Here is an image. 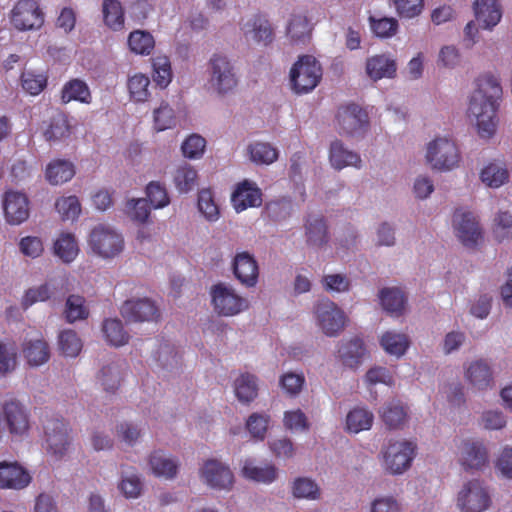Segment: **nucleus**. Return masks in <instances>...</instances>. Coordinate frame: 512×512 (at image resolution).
I'll list each match as a JSON object with an SVG mask.
<instances>
[{
	"mask_svg": "<svg viewBox=\"0 0 512 512\" xmlns=\"http://www.w3.org/2000/svg\"><path fill=\"white\" fill-rule=\"evenodd\" d=\"M501 95L502 88L496 77L485 75L478 79L477 88L470 97L468 117L482 138H490L496 131L497 101Z\"/></svg>",
	"mask_w": 512,
	"mask_h": 512,
	"instance_id": "nucleus-1",
	"label": "nucleus"
},
{
	"mask_svg": "<svg viewBox=\"0 0 512 512\" xmlns=\"http://www.w3.org/2000/svg\"><path fill=\"white\" fill-rule=\"evenodd\" d=\"M207 73V90L217 97L227 96L238 85L236 68L225 55L214 54L208 62Z\"/></svg>",
	"mask_w": 512,
	"mask_h": 512,
	"instance_id": "nucleus-2",
	"label": "nucleus"
},
{
	"mask_svg": "<svg viewBox=\"0 0 512 512\" xmlns=\"http://www.w3.org/2000/svg\"><path fill=\"white\" fill-rule=\"evenodd\" d=\"M88 246L92 253L102 259H112L124 250L122 233L107 224H98L90 232Z\"/></svg>",
	"mask_w": 512,
	"mask_h": 512,
	"instance_id": "nucleus-3",
	"label": "nucleus"
},
{
	"mask_svg": "<svg viewBox=\"0 0 512 512\" xmlns=\"http://www.w3.org/2000/svg\"><path fill=\"white\" fill-rule=\"evenodd\" d=\"M426 163L437 171H450L460 162V152L455 142L447 136H437L427 143Z\"/></svg>",
	"mask_w": 512,
	"mask_h": 512,
	"instance_id": "nucleus-4",
	"label": "nucleus"
},
{
	"mask_svg": "<svg viewBox=\"0 0 512 512\" xmlns=\"http://www.w3.org/2000/svg\"><path fill=\"white\" fill-rule=\"evenodd\" d=\"M322 68L320 63L311 55L299 57L290 70L292 89L297 94L312 91L320 82Z\"/></svg>",
	"mask_w": 512,
	"mask_h": 512,
	"instance_id": "nucleus-5",
	"label": "nucleus"
},
{
	"mask_svg": "<svg viewBox=\"0 0 512 512\" xmlns=\"http://www.w3.org/2000/svg\"><path fill=\"white\" fill-rule=\"evenodd\" d=\"M490 504L489 489L479 479L465 482L457 494V507L461 512H485Z\"/></svg>",
	"mask_w": 512,
	"mask_h": 512,
	"instance_id": "nucleus-6",
	"label": "nucleus"
},
{
	"mask_svg": "<svg viewBox=\"0 0 512 512\" xmlns=\"http://www.w3.org/2000/svg\"><path fill=\"white\" fill-rule=\"evenodd\" d=\"M336 124L341 135L362 138L368 129V115L357 104L342 105L336 114Z\"/></svg>",
	"mask_w": 512,
	"mask_h": 512,
	"instance_id": "nucleus-7",
	"label": "nucleus"
},
{
	"mask_svg": "<svg viewBox=\"0 0 512 512\" xmlns=\"http://www.w3.org/2000/svg\"><path fill=\"white\" fill-rule=\"evenodd\" d=\"M317 326L328 337L338 336L345 328L347 317L333 301L322 299L314 306Z\"/></svg>",
	"mask_w": 512,
	"mask_h": 512,
	"instance_id": "nucleus-8",
	"label": "nucleus"
},
{
	"mask_svg": "<svg viewBox=\"0 0 512 512\" xmlns=\"http://www.w3.org/2000/svg\"><path fill=\"white\" fill-rule=\"evenodd\" d=\"M415 448L411 441H390L382 451L384 469L392 475L404 473L411 466Z\"/></svg>",
	"mask_w": 512,
	"mask_h": 512,
	"instance_id": "nucleus-9",
	"label": "nucleus"
},
{
	"mask_svg": "<svg viewBox=\"0 0 512 512\" xmlns=\"http://www.w3.org/2000/svg\"><path fill=\"white\" fill-rule=\"evenodd\" d=\"M213 308L221 316H234L248 308V301L226 283H218L211 288Z\"/></svg>",
	"mask_w": 512,
	"mask_h": 512,
	"instance_id": "nucleus-10",
	"label": "nucleus"
},
{
	"mask_svg": "<svg viewBox=\"0 0 512 512\" xmlns=\"http://www.w3.org/2000/svg\"><path fill=\"white\" fill-rule=\"evenodd\" d=\"M69 433L70 428L63 419H47L44 424V443L47 453L57 459L62 458L70 446Z\"/></svg>",
	"mask_w": 512,
	"mask_h": 512,
	"instance_id": "nucleus-11",
	"label": "nucleus"
},
{
	"mask_svg": "<svg viewBox=\"0 0 512 512\" xmlns=\"http://www.w3.org/2000/svg\"><path fill=\"white\" fill-rule=\"evenodd\" d=\"M458 460L467 471H482L488 466L489 452L482 440L463 439L458 445Z\"/></svg>",
	"mask_w": 512,
	"mask_h": 512,
	"instance_id": "nucleus-12",
	"label": "nucleus"
},
{
	"mask_svg": "<svg viewBox=\"0 0 512 512\" xmlns=\"http://www.w3.org/2000/svg\"><path fill=\"white\" fill-rule=\"evenodd\" d=\"M199 475L204 484L215 490L230 491L234 485V475L230 467L217 459L206 460Z\"/></svg>",
	"mask_w": 512,
	"mask_h": 512,
	"instance_id": "nucleus-13",
	"label": "nucleus"
},
{
	"mask_svg": "<svg viewBox=\"0 0 512 512\" xmlns=\"http://www.w3.org/2000/svg\"><path fill=\"white\" fill-rule=\"evenodd\" d=\"M464 379L473 392L483 393L494 387L493 371L484 359L468 361L463 365Z\"/></svg>",
	"mask_w": 512,
	"mask_h": 512,
	"instance_id": "nucleus-14",
	"label": "nucleus"
},
{
	"mask_svg": "<svg viewBox=\"0 0 512 512\" xmlns=\"http://www.w3.org/2000/svg\"><path fill=\"white\" fill-rule=\"evenodd\" d=\"M12 25L19 31L39 29L44 17L34 0H19L10 15Z\"/></svg>",
	"mask_w": 512,
	"mask_h": 512,
	"instance_id": "nucleus-15",
	"label": "nucleus"
},
{
	"mask_svg": "<svg viewBox=\"0 0 512 512\" xmlns=\"http://www.w3.org/2000/svg\"><path fill=\"white\" fill-rule=\"evenodd\" d=\"M120 313L128 323L153 322L160 317L158 306L149 298L126 300L121 306Z\"/></svg>",
	"mask_w": 512,
	"mask_h": 512,
	"instance_id": "nucleus-16",
	"label": "nucleus"
},
{
	"mask_svg": "<svg viewBox=\"0 0 512 512\" xmlns=\"http://www.w3.org/2000/svg\"><path fill=\"white\" fill-rule=\"evenodd\" d=\"M453 227L457 238L467 247L477 245L481 239V229L475 215L469 211L456 210Z\"/></svg>",
	"mask_w": 512,
	"mask_h": 512,
	"instance_id": "nucleus-17",
	"label": "nucleus"
},
{
	"mask_svg": "<svg viewBox=\"0 0 512 512\" xmlns=\"http://www.w3.org/2000/svg\"><path fill=\"white\" fill-rule=\"evenodd\" d=\"M3 210L6 221L11 225H19L29 217L28 199L25 194L7 191L3 197Z\"/></svg>",
	"mask_w": 512,
	"mask_h": 512,
	"instance_id": "nucleus-18",
	"label": "nucleus"
},
{
	"mask_svg": "<svg viewBox=\"0 0 512 512\" xmlns=\"http://www.w3.org/2000/svg\"><path fill=\"white\" fill-rule=\"evenodd\" d=\"M243 35L249 42L260 46H268L274 40V29L266 18L255 15L248 19L242 27Z\"/></svg>",
	"mask_w": 512,
	"mask_h": 512,
	"instance_id": "nucleus-19",
	"label": "nucleus"
},
{
	"mask_svg": "<svg viewBox=\"0 0 512 512\" xmlns=\"http://www.w3.org/2000/svg\"><path fill=\"white\" fill-rule=\"evenodd\" d=\"M3 413L10 434L23 437L29 429L25 407L16 400H9L3 405Z\"/></svg>",
	"mask_w": 512,
	"mask_h": 512,
	"instance_id": "nucleus-20",
	"label": "nucleus"
},
{
	"mask_svg": "<svg viewBox=\"0 0 512 512\" xmlns=\"http://www.w3.org/2000/svg\"><path fill=\"white\" fill-rule=\"evenodd\" d=\"M232 267L235 277L242 285L250 288L257 284L259 269L253 255L246 251L237 253Z\"/></svg>",
	"mask_w": 512,
	"mask_h": 512,
	"instance_id": "nucleus-21",
	"label": "nucleus"
},
{
	"mask_svg": "<svg viewBox=\"0 0 512 512\" xmlns=\"http://www.w3.org/2000/svg\"><path fill=\"white\" fill-rule=\"evenodd\" d=\"M312 24L304 14H293L286 26V37L292 46L307 45L312 36Z\"/></svg>",
	"mask_w": 512,
	"mask_h": 512,
	"instance_id": "nucleus-22",
	"label": "nucleus"
},
{
	"mask_svg": "<svg viewBox=\"0 0 512 512\" xmlns=\"http://www.w3.org/2000/svg\"><path fill=\"white\" fill-rule=\"evenodd\" d=\"M329 162L332 168L340 171L346 167L360 169L362 167V159L360 155L347 148L340 140L336 139L331 142L329 147Z\"/></svg>",
	"mask_w": 512,
	"mask_h": 512,
	"instance_id": "nucleus-23",
	"label": "nucleus"
},
{
	"mask_svg": "<svg viewBox=\"0 0 512 512\" xmlns=\"http://www.w3.org/2000/svg\"><path fill=\"white\" fill-rule=\"evenodd\" d=\"M31 481L29 473L16 462H0V488L22 489Z\"/></svg>",
	"mask_w": 512,
	"mask_h": 512,
	"instance_id": "nucleus-24",
	"label": "nucleus"
},
{
	"mask_svg": "<svg viewBox=\"0 0 512 512\" xmlns=\"http://www.w3.org/2000/svg\"><path fill=\"white\" fill-rule=\"evenodd\" d=\"M148 463L151 472L156 477L169 480L174 479L177 476L180 466L179 460L176 457L162 450H157L151 453Z\"/></svg>",
	"mask_w": 512,
	"mask_h": 512,
	"instance_id": "nucleus-25",
	"label": "nucleus"
},
{
	"mask_svg": "<svg viewBox=\"0 0 512 512\" xmlns=\"http://www.w3.org/2000/svg\"><path fill=\"white\" fill-rule=\"evenodd\" d=\"M231 201L237 212H242L249 207H258L262 203L261 191L255 184L244 181L232 194Z\"/></svg>",
	"mask_w": 512,
	"mask_h": 512,
	"instance_id": "nucleus-26",
	"label": "nucleus"
},
{
	"mask_svg": "<svg viewBox=\"0 0 512 512\" xmlns=\"http://www.w3.org/2000/svg\"><path fill=\"white\" fill-rule=\"evenodd\" d=\"M22 353L28 365L38 367L50 358V348L42 337L26 338L22 344Z\"/></svg>",
	"mask_w": 512,
	"mask_h": 512,
	"instance_id": "nucleus-27",
	"label": "nucleus"
},
{
	"mask_svg": "<svg viewBox=\"0 0 512 512\" xmlns=\"http://www.w3.org/2000/svg\"><path fill=\"white\" fill-rule=\"evenodd\" d=\"M380 304L387 313L398 317L405 312L407 297L404 292L396 287H386L379 291Z\"/></svg>",
	"mask_w": 512,
	"mask_h": 512,
	"instance_id": "nucleus-28",
	"label": "nucleus"
},
{
	"mask_svg": "<svg viewBox=\"0 0 512 512\" xmlns=\"http://www.w3.org/2000/svg\"><path fill=\"white\" fill-rule=\"evenodd\" d=\"M475 16L484 29L496 26L502 17V12L497 0H475Z\"/></svg>",
	"mask_w": 512,
	"mask_h": 512,
	"instance_id": "nucleus-29",
	"label": "nucleus"
},
{
	"mask_svg": "<svg viewBox=\"0 0 512 512\" xmlns=\"http://www.w3.org/2000/svg\"><path fill=\"white\" fill-rule=\"evenodd\" d=\"M396 71L397 63L395 59L387 55H376L366 62V72L374 81L382 78H394Z\"/></svg>",
	"mask_w": 512,
	"mask_h": 512,
	"instance_id": "nucleus-30",
	"label": "nucleus"
},
{
	"mask_svg": "<svg viewBox=\"0 0 512 512\" xmlns=\"http://www.w3.org/2000/svg\"><path fill=\"white\" fill-rule=\"evenodd\" d=\"M339 358L349 368L359 367L366 356V349L363 341L358 338L342 343L339 350Z\"/></svg>",
	"mask_w": 512,
	"mask_h": 512,
	"instance_id": "nucleus-31",
	"label": "nucleus"
},
{
	"mask_svg": "<svg viewBox=\"0 0 512 512\" xmlns=\"http://www.w3.org/2000/svg\"><path fill=\"white\" fill-rule=\"evenodd\" d=\"M374 421L373 413L366 407L357 406L346 415L345 429L349 433L357 434L370 430Z\"/></svg>",
	"mask_w": 512,
	"mask_h": 512,
	"instance_id": "nucleus-32",
	"label": "nucleus"
},
{
	"mask_svg": "<svg viewBox=\"0 0 512 512\" xmlns=\"http://www.w3.org/2000/svg\"><path fill=\"white\" fill-rule=\"evenodd\" d=\"M101 331L104 340L111 346L121 347L128 344L130 335L118 318H107L103 321Z\"/></svg>",
	"mask_w": 512,
	"mask_h": 512,
	"instance_id": "nucleus-33",
	"label": "nucleus"
},
{
	"mask_svg": "<svg viewBox=\"0 0 512 512\" xmlns=\"http://www.w3.org/2000/svg\"><path fill=\"white\" fill-rule=\"evenodd\" d=\"M306 243L315 248H320L328 242L327 226L320 215H310L306 225Z\"/></svg>",
	"mask_w": 512,
	"mask_h": 512,
	"instance_id": "nucleus-34",
	"label": "nucleus"
},
{
	"mask_svg": "<svg viewBox=\"0 0 512 512\" xmlns=\"http://www.w3.org/2000/svg\"><path fill=\"white\" fill-rule=\"evenodd\" d=\"M379 413L382 421L389 429L401 428L407 419L404 406L396 400L385 403Z\"/></svg>",
	"mask_w": 512,
	"mask_h": 512,
	"instance_id": "nucleus-35",
	"label": "nucleus"
},
{
	"mask_svg": "<svg viewBox=\"0 0 512 512\" xmlns=\"http://www.w3.org/2000/svg\"><path fill=\"white\" fill-rule=\"evenodd\" d=\"M45 174L50 184L59 185L70 181L75 174V169L71 162L58 159L47 165Z\"/></svg>",
	"mask_w": 512,
	"mask_h": 512,
	"instance_id": "nucleus-36",
	"label": "nucleus"
},
{
	"mask_svg": "<svg viewBox=\"0 0 512 512\" xmlns=\"http://www.w3.org/2000/svg\"><path fill=\"white\" fill-rule=\"evenodd\" d=\"M508 177V170L500 161L487 164L480 172L481 181L491 188H499L507 182Z\"/></svg>",
	"mask_w": 512,
	"mask_h": 512,
	"instance_id": "nucleus-37",
	"label": "nucleus"
},
{
	"mask_svg": "<svg viewBox=\"0 0 512 512\" xmlns=\"http://www.w3.org/2000/svg\"><path fill=\"white\" fill-rule=\"evenodd\" d=\"M380 345L383 350L397 358L403 356L409 347L407 335L395 331H387L380 338Z\"/></svg>",
	"mask_w": 512,
	"mask_h": 512,
	"instance_id": "nucleus-38",
	"label": "nucleus"
},
{
	"mask_svg": "<svg viewBox=\"0 0 512 512\" xmlns=\"http://www.w3.org/2000/svg\"><path fill=\"white\" fill-rule=\"evenodd\" d=\"M123 371V366L119 363H109L104 365L98 373V382L104 390L114 392L120 385Z\"/></svg>",
	"mask_w": 512,
	"mask_h": 512,
	"instance_id": "nucleus-39",
	"label": "nucleus"
},
{
	"mask_svg": "<svg viewBox=\"0 0 512 512\" xmlns=\"http://www.w3.org/2000/svg\"><path fill=\"white\" fill-rule=\"evenodd\" d=\"M234 390L237 399L242 403H250L258 394V384L255 376L250 374L240 375L234 382Z\"/></svg>",
	"mask_w": 512,
	"mask_h": 512,
	"instance_id": "nucleus-40",
	"label": "nucleus"
},
{
	"mask_svg": "<svg viewBox=\"0 0 512 512\" xmlns=\"http://www.w3.org/2000/svg\"><path fill=\"white\" fill-rule=\"evenodd\" d=\"M241 473L243 477L261 483H271L276 479V468L271 465L256 466L252 461L246 460Z\"/></svg>",
	"mask_w": 512,
	"mask_h": 512,
	"instance_id": "nucleus-41",
	"label": "nucleus"
},
{
	"mask_svg": "<svg viewBox=\"0 0 512 512\" xmlns=\"http://www.w3.org/2000/svg\"><path fill=\"white\" fill-rule=\"evenodd\" d=\"M102 13L105 24L114 31L124 27V11L118 0H104Z\"/></svg>",
	"mask_w": 512,
	"mask_h": 512,
	"instance_id": "nucleus-42",
	"label": "nucleus"
},
{
	"mask_svg": "<svg viewBox=\"0 0 512 512\" xmlns=\"http://www.w3.org/2000/svg\"><path fill=\"white\" fill-rule=\"evenodd\" d=\"M61 99L63 103H69L70 101L89 103L91 94L85 82L74 79L64 85Z\"/></svg>",
	"mask_w": 512,
	"mask_h": 512,
	"instance_id": "nucleus-43",
	"label": "nucleus"
},
{
	"mask_svg": "<svg viewBox=\"0 0 512 512\" xmlns=\"http://www.w3.org/2000/svg\"><path fill=\"white\" fill-rule=\"evenodd\" d=\"M79 247L75 237L69 233H63L54 243V254L64 263L72 262L78 255Z\"/></svg>",
	"mask_w": 512,
	"mask_h": 512,
	"instance_id": "nucleus-44",
	"label": "nucleus"
},
{
	"mask_svg": "<svg viewBox=\"0 0 512 512\" xmlns=\"http://www.w3.org/2000/svg\"><path fill=\"white\" fill-rule=\"evenodd\" d=\"M149 86V77L142 73L130 76L127 81L129 95L134 102H145L149 99L151 95Z\"/></svg>",
	"mask_w": 512,
	"mask_h": 512,
	"instance_id": "nucleus-45",
	"label": "nucleus"
},
{
	"mask_svg": "<svg viewBox=\"0 0 512 512\" xmlns=\"http://www.w3.org/2000/svg\"><path fill=\"white\" fill-rule=\"evenodd\" d=\"M250 160L255 164L269 165L278 158V151L269 143L256 142L248 146Z\"/></svg>",
	"mask_w": 512,
	"mask_h": 512,
	"instance_id": "nucleus-46",
	"label": "nucleus"
},
{
	"mask_svg": "<svg viewBox=\"0 0 512 512\" xmlns=\"http://www.w3.org/2000/svg\"><path fill=\"white\" fill-rule=\"evenodd\" d=\"M70 134V127L67 117L63 114H57L52 117L49 126L43 135L48 142H58L67 138Z\"/></svg>",
	"mask_w": 512,
	"mask_h": 512,
	"instance_id": "nucleus-47",
	"label": "nucleus"
},
{
	"mask_svg": "<svg viewBox=\"0 0 512 512\" xmlns=\"http://www.w3.org/2000/svg\"><path fill=\"white\" fill-rule=\"evenodd\" d=\"M492 232L498 242L512 239V214L508 211H499L493 219Z\"/></svg>",
	"mask_w": 512,
	"mask_h": 512,
	"instance_id": "nucleus-48",
	"label": "nucleus"
},
{
	"mask_svg": "<svg viewBox=\"0 0 512 512\" xmlns=\"http://www.w3.org/2000/svg\"><path fill=\"white\" fill-rule=\"evenodd\" d=\"M174 183L181 193H187L197 185V171L190 165L179 166L174 173Z\"/></svg>",
	"mask_w": 512,
	"mask_h": 512,
	"instance_id": "nucleus-49",
	"label": "nucleus"
},
{
	"mask_svg": "<svg viewBox=\"0 0 512 512\" xmlns=\"http://www.w3.org/2000/svg\"><path fill=\"white\" fill-rule=\"evenodd\" d=\"M128 44L136 54L148 55L153 50L155 41L149 32L136 30L130 33Z\"/></svg>",
	"mask_w": 512,
	"mask_h": 512,
	"instance_id": "nucleus-50",
	"label": "nucleus"
},
{
	"mask_svg": "<svg viewBox=\"0 0 512 512\" xmlns=\"http://www.w3.org/2000/svg\"><path fill=\"white\" fill-rule=\"evenodd\" d=\"M88 309L85 306V299L79 295H70L65 304V318L69 323L86 319Z\"/></svg>",
	"mask_w": 512,
	"mask_h": 512,
	"instance_id": "nucleus-51",
	"label": "nucleus"
},
{
	"mask_svg": "<svg viewBox=\"0 0 512 512\" xmlns=\"http://www.w3.org/2000/svg\"><path fill=\"white\" fill-rule=\"evenodd\" d=\"M118 488L127 499H136L142 493L143 483L139 475L123 473Z\"/></svg>",
	"mask_w": 512,
	"mask_h": 512,
	"instance_id": "nucleus-52",
	"label": "nucleus"
},
{
	"mask_svg": "<svg viewBox=\"0 0 512 512\" xmlns=\"http://www.w3.org/2000/svg\"><path fill=\"white\" fill-rule=\"evenodd\" d=\"M58 345L62 354L76 357L82 349V342L73 330H64L59 334Z\"/></svg>",
	"mask_w": 512,
	"mask_h": 512,
	"instance_id": "nucleus-53",
	"label": "nucleus"
},
{
	"mask_svg": "<svg viewBox=\"0 0 512 512\" xmlns=\"http://www.w3.org/2000/svg\"><path fill=\"white\" fill-rule=\"evenodd\" d=\"M323 289L330 294L345 293L350 290V279L340 273L326 274L321 279Z\"/></svg>",
	"mask_w": 512,
	"mask_h": 512,
	"instance_id": "nucleus-54",
	"label": "nucleus"
},
{
	"mask_svg": "<svg viewBox=\"0 0 512 512\" xmlns=\"http://www.w3.org/2000/svg\"><path fill=\"white\" fill-rule=\"evenodd\" d=\"M55 207L63 220L74 221L81 213V205L76 196L61 197Z\"/></svg>",
	"mask_w": 512,
	"mask_h": 512,
	"instance_id": "nucleus-55",
	"label": "nucleus"
},
{
	"mask_svg": "<svg viewBox=\"0 0 512 512\" xmlns=\"http://www.w3.org/2000/svg\"><path fill=\"white\" fill-rule=\"evenodd\" d=\"M198 208L203 216L210 222L219 218V208L213 199L209 189H202L198 195Z\"/></svg>",
	"mask_w": 512,
	"mask_h": 512,
	"instance_id": "nucleus-56",
	"label": "nucleus"
},
{
	"mask_svg": "<svg viewBox=\"0 0 512 512\" xmlns=\"http://www.w3.org/2000/svg\"><path fill=\"white\" fill-rule=\"evenodd\" d=\"M154 125L157 131H164L176 125L174 110L165 102L154 110Z\"/></svg>",
	"mask_w": 512,
	"mask_h": 512,
	"instance_id": "nucleus-57",
	"label": "nucleus"
},
{
	"mask_svg": "<svg viewBox=\"0 0 512 512\" xmlns=\"http://www.w3.org/2000/svg\"><path fill=\"white\" fill-rule=\"evenodd\" d=\"M17 366V353L15 348L0 341V376L12 373Z\"/></svg>",
	"mask_w": 512,
	"mask_h": 512,
	"instance_id": "nucleus-58",
	"label": "nucleus"
},
{
	"mask_svg": "<svg viewBox=\"0 0 512 512\" xmlns=\"http://www.w3.org/2000/svg\"><path fill=\"white\" fill-rule=\"evenodd\" d=\"M205 148L206 140L198 134H192L187 137L181 146L183 155L189 159H198L202 157Z\"/></svg>",
	"mask_w": 512,
	"mask_h": 512,
	"instance_id": "nucleus-59",
	"label": "nucleus"
},
{
	"mask_svg": "<svg viewBox=\"0 0 512 512\" xmlns=\"http://www.w3.org/2000/svg\"><path fill=\"white\" fill-rule=\"evenodd\" d=\"M269 421L270 417L268 415L253 413L247 419L246 427L253 438L263 440L268 429Z\"/></svg>",
	"mask_w": 512,
	"mask_h": 512,
	"instance_id": "nucleus-60",
	"label": "nucleus"
},
{
	"mask_svg": "<svg viewBox=\"0 0 512 512\" xmlns=\"http://www.w3.org/2000/svg\"><path fill=\"white\" fill-rule=\"evenodd\" d=\"M401 18L412 19L419 16L424 8V0H392Z\"/></svg>",
	"mask_w": 512,
	"mask_h": 512,
	"instance_id": "nucleus-61",
	"label": "nucleus"
},
{
	"mask_svg": "<svg viewBox=\"0 0 512 512\" xmlns=\"http://www.w3.org/2000/svg\"><path fill=\"white\" fill-rule=\"evenodd\" d=\"M304 383V375L295 372H287L283 374L279 379L280 387L287 395L291 397H294L301 392Z\"/></svg>",
	"mask_w": 512,
	"mask_h": 512,
	"instance_id": "nucleus-62",
	"label": "nucleus"
},
{
	"mask_svg": "<svg viewBox=\"0 0 512 512\" xmlns=\"http://www.w3.org/2000/svg\"><path fill=\"white\" fill-rule=\"evenodd\" d=\"M370 25L373 32L382 38L392 37L398 29V21L395 18L383 17L375 19L370 17Z\"/></svg>",
	"mask_w": 512,
	"mask_h": 512,
	"instance_id": "nucleus-63",
	"label": "nucleus"
},
{
	"mask_svg": "<svg viewBox=\"0 0 512 512\" xmlns=\"http://www.w3.org/2000/svg\"><path fill=\"white\" fill-rule=\"evenodd\" d=\"M293 495L296 498L316 499L319 496V488L309 478H298L293 483Z\"/></svg>",
	"mask_w": 512,
	"mask_h": 512,
	"instance_id": "nucleus-64",
	"label": "nucleus"
}]
</instances>
